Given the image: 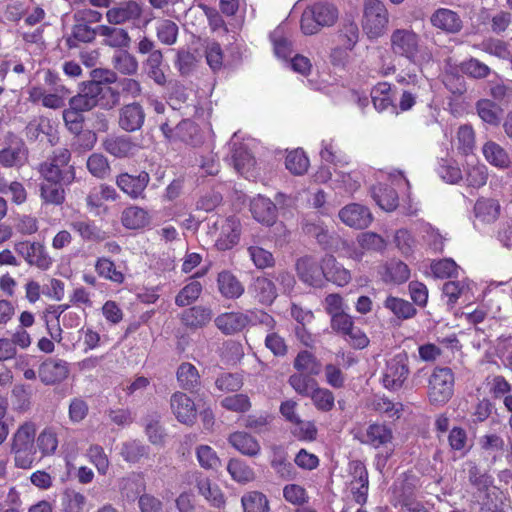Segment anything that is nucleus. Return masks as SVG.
<instances>
[{
	"instance_id": "49530a36",
	"label": "nucleus",
	"mask_w": 512,
	"mask_h": 512,
	"mask_svg": "<svg viewBox=\"0 0 512 512\" xmlns=\"http://www.w3.org/2000/svg\"><path fill=\"white\" fill-rule=\"evenodd\" d=\"M176 142L196 145L199 142L198 126L189 119H183L176 125Z\"/></svg>"
},
{
	"instance_id": "72a5a7b5",
	"label": "nucleus",
	"mask_w": 512,
	"mask_h": 512,
	"mask_svg": "<svg viewBox=\"0 0 512 512\" xmlns=\"http://www.w3.org/2000/svg\"><path fill=\"white\" fill-rule=\"evenodd\" d=\"M150 447L140 440L134 439L122 444L120 455L128 463H138L142 458H147Z\"/></svg>"
},
{
	"instance_id": "2eb2a0df",
	"label": "nucleus",
	"mask_w": 512,
	"mask_h": 512,
	"mask_svg": "<svg viewBox=\"0 0 512 512\" xmlns=\"http://www.w3.org/2000/svg\"><path fill=\"white\" fill-rule=\"evenodd\" d=\"M162 416L158 411H150L141 418L145 435L148 441L155 446H164L166 442V429L161 423Z\"/></svg>"
},
{
	"instance_id": "c9c22d12",
	"label": "nucleus",
	"mask_w": 512,
	"mask_h": 512,
	"mask_svg": "<svg viewBox=\"0 0 512 512\" xmlns=\"http://www.w3.org/2000/svg\"><path fill=\"white\" fill-rule=\"evenodd\" d=\"M27 153L25 143L19 139L14 145L0 150V164L4 167H13L22 163Z\"/></svg>"
},
{
	"instance_id": "4c0bfd02",
	"label": "nucleus",
	"mask_w": 512,
	"mask_h": 512,
	"mask_svg": "<svg viewBox=\"0 0 512 512\" xmlns=\"http://www.w3.org/2000/svg\"><path fill=\"white\" fill-rule=\"evenodd\" d=\"M320 27L331 26L338 17L337 8L329 3H315L307 7Z\"/></svg>"
},
{
	"instance_id": "1a4fd4ad",
	"label": "nucleus",
	"mask_w": 512,
	"mask_h": 512,
	"mask_svg": "<svg viewBox=\"0 0 512 512\" xmlns=\"http://www.w3.org/2000/svg\"><path fill=\"white\" fill-rule=\"evenodd\" d=\"M15 251L21 255L30 265H34L41 270H47L52 259L45 251V247L39 242H19L15 244Z\"/></svg>"
},
{
	"instance_id": "58836bf2",
	"label": "nucleus",
	"mask_w": 512,
	"mask_h": 512,
	"mask_svg": "<svg viewBox=\"0 0 512 512\" xmlns=\"http://www.w3.org/2000/svg\"><path fill=\"white\" fill-rule=\"evenodd\" d=\"M96 38L95 28H92L84 22H75L72 27L71 35L66 38L68 48H76L77 42L91 43Z\"/></svg>"
},
{
	"instance_id": "412c9836",
	"label": "nucleus",
	"mask_w": 512,
	"mask_h": 512,
	"mask_svg": "<svg viewBox=\"0 0 512 512\" xmlns=\"http://www.w3.org/2000/svg\"><path fill=\"white\" fill-rule=\"evenodd\" d=\"M476 112L480 119L492 126L499 127L502 121L503 109L491 99L482 98L475 104Z\"/></svg>"
},
{
	"instance_id": "e433bc0d",
	"label": "nucleus",
	"mask_w": 512,
	"mask_h": 512,
	"mask_svg": "<svg viewBox=\"0 0 512 512\" xmlns=\"http://www.w3.org/2000/svg\"><path fill=\"white\" fill-rule=\"evenodd\" d=\"M163 62V54L160 50L151 52L144 63V68L149 78L157 85L164 86L166 84V76L161 69Z\"/></svg>"
},
{
	"instance_id": "39448f33",
	"label": "nucleus",
	"mask_w": 512,
	"mask_h": 512,
	"mask_svg": "<svg viewBox=\"0 0 512 512\" xmlns=\"http://www.w3.org/2000/svg\"><path fill=\"white\" fill-rule=\"evenodd\" d=\"M149 182L150 175L145 170L135 171V173L124 172L116 177L119 189L132 199H144Z\"/></svg>"
},
{
	"instance_id": "f704fd0d",
	"label": "nucleus",
	"mask_w": 512,
	"mask_h": 512,
	"mask_svg": "<svg viewBox=\"0 0 512 512\" xmlns=\"http://www.w3.org/2000/svg\"><path fill=\"white\" fill-rule=\"evenodd\" d=\"M253 289L256 298L263 305H271L278 295L274 282L266 277H257Z\"/></svg>"
},
{
	"instance_id": "69168bd1",
	"label": "nucleus",
	"mask_w": 512,
	"mask_h": 512,
	"mask_svg": "<svg viewBox=\"0 0 512 512\" xmlns=\"http://www.w3.org/2000/svg\"><path fill=\"white\" fill-rule=\"evenodd\" d=\"M459 266L451 258H444L431 264V270L436 278H456Z\"/></svg>"
},
{
	"instance_id": "cd10ccee",
	"label": "nucleus",
	"mask_w": 512,
	"mask_h": 512,
	"mask_svg": "<svg viewBox=\"0 0 512 512\" xmlns=\"http://www.w3.org/2000/svg\"><path fill=\"white\" fill-rule=\"evenodd\" d=\"M212 311L204 306H193L181 313V322L189 328H201L210 322Z\"/></svg>"
},
{
	"instance_id": "09e8293b",
	"label": "nucleus",
	"mask_w": 512,
	"mask_h": 512,
	"mask_svg": "<svg viewBox=\"0 0 512 512\" xmlns=\"http://www.w3.org/2000/svg\"><path fill=\"white\" fill-rule=\"evenodd\" d=\"M338 38L345 49L352 50L359 39V28L352 19H345L338 31Z\"/></svg>"
},
{
	"instance_id": "8fccbe9b",
	"label": "nucleus",
	"mask_w": 512,
	"mask_h": 512,
	"mask_svg": "<svg viewBox=\"0 0 512 512\" xmlns=\"http://www.w3.org/2000/svg\"><path fill=\"white\" fill-rule=\"evenodd\" d=\"M197 488L199 493L204 496L212 506L220 508L225 505V498L221 489L217 485L212 486L209 479L199 480L197 482Z\"/></svg>"
},
{
	"instance_id": "b1692460",
	"label": "nucleus",
	"mask_w": 512,
	"mask_h": 512,
	"mask_svg": "<svg viewBox=\"0 0 512 512\" xmlns=\"http://www.w3.org/2000/svg\"><path fill=\"white\" fill-rule=\"evenodd\" d=\"M40 173L47 183L70 184L74 178V167L62 169L52 162H44L40 165Z\"/></svg>"
},
{
	"instance_id": "603ef678",
	"label": "nucleus",
	"mask_w": 512,
	"mask_h": 512,
	"mask_svg": "<svg viewBox=\"0 0 512 512\" xmlns=\"http://www.w3.org/2000/svg\"><path fill=\"white\" fill-rule=\"evenodd\" d=\"M463 74L473 79H484L491 74V68L477 58H469L460 64Z\"/></svg>"
},
{
	"instance_id": "9b49d317",
	"label": "nucleus",
	"mask_w": 512,
	"mask_h": 512,
	"mask_svg": "<svg viewBox=\"0 0 512 512\" xmlns=\"http://www.w3.org/2000/svg\"><path fill=\"white\" fill-rule=\"evenodd\" d=\"M338 215L344 224L355 229H365L373 220L369 208L358 203H351L344 206L339 211Z\"/></svg>"
},
{
	"instance_id": "e2e57ef3",
	"label": "nucleus",
	"mask_w": 512,
	"mask_h": 512,
	"mask_svg": "<svg viewBox=\"0 0 512 512\" xmlns=\"http://www.w3.org/2000/svg\"><path fill=\"white\" fill-rule=\"evenodd\" d=\"M135 145L129 137L121 136L106 143L105 148L111 155L123 158L130 155Z\"/></svg>"
},
{
	"instance_id": "864d4df0",
	"label": "nucleus",
	"mask_w": 512,
	"mask_h": 512,
	"mask_svg": "<svg viewBox=\"0 0 512 512\" xmlns=\"http://www.w3.org/2000/svg\"><path fill=\"white\" fill-rule=\"evenodd\" d=\"M285 166L292 174L302 175L309 167V159L302 149H296L286 156Z\"/></svg>"
},
{
	"instance_id": "0eeeda50",
	"label": "nucleus",
	"mask_w": 512,
	"mask_h": 512,
	"mask_svg": "<svg viewBox=\"0 0 512 512\" xmlns=\"http://www.w3.org/2000/svg\"><path fill=\"white\" fill-rule=\"evenodd\" d=\"M69 363L63 359L49 357L38 368V376L44 385H57L69 376Z\"/></svg>"
},
{
	"instance_id": "de8ad7c7",
	"label": "nucleus",
	"mask_w": 512,
	"mask_h": 512,
	"mask_svg": "<svg viewBox=\"0 0 512 512\" xmlns=\"http://www.w3.org/2000/svg\"><path fill=\"white\" fill-rule=\"evenodd\" d=\"M243 512H268L267 497L259 491H251L241 498Z\"/></svg>"
},
{
	"instance_id": "dca6fc26",
	"label": "nucleus",
	"mask_w": 512,
	"mask_h": 512,
	"mask_svg": "<svg viewBox=\"0 0 512 512\" xmlns=\"http://www.w3.org/2000/svg\"><path fill=\"white\" fill-rule=\"evenodd\" d=\"M432 26L448 34H457L463 28L459 14L448 8H438L430 17Z\"/></svg>"
},
{
	"instance_id": "13d9d810",
	"label": "nucleus",
	"mask_w": 512,
	"mask_h": 512,
	"mask_svg": "<svg viewBox=\"0 0 512 512\" xmlns=\"http://www.w3.org/2000/svg\"><path fill=\"white\" fill-rule=\"evenodd\" d=\"M476 217L484 220H495L500 213V205L494 199L479 198L474 205Z\"/></svg>"
},
{
	"instance_id": "bf43d9fd",
	"label": "nucleus",
	"mask_w": 512,
	"mask_h": 512,
	"mask_svg": "<svg viewBox=\"0 0 512 512\" xmlns=\"http://www.w3.org/2000/svg\"><path fill=\"white\" fill-rule=\"evenodd\" d=\"M481 49L485 53L495 56L501 60L510 58L509 44L498 38H488L482 41Z\"/></svg>"
},
{
	"instance_id": "ea45409f",
	"label": "nucleus",
	"mask_w": 512,
	"mask_h": 512,
	"mask_svg": "<svg viewBox=\"0 0 512 512\" xmlns=\"http://www.w3.org/2000/svg\"><path fill=\"white\" fill-rule=\"evenodd\" d=\"M483 154L486 160L499 168H507L510 160L506 150L493 141H488L483 146Z\"/></svg>"
},
{
	"instance_id": "bb28decb",
	"label": "nucleus",
	"mask_w": 512,
	"mask_h": 512,
	"mask_svg": "<svg viewBox=\"0 0 512 512\" xmlns=\"http://www.w3.org/2000/svg\"><path fill=\"white\" fill-rule=\"evenodd\" d=\"M151 218L147 210L138 206H130L123 210L121 222L127 229L137 230L150 224Z\"/></svg>"
},
{
	"instance_id": "4be33fe9",
	"label": "nucleus",
	"mask_w": 512,
	"mask_h": 512,
	"mask_svg": "<svg viewBox=\"0 0 512 512\" xmlns=\"http://www.w3.org/2000/svg\"><path fill=\"white\" fill-rule=\"evenodd\" d=\"M371 195L377 205L387 212L394 211L399 205L398 193L390 185L379 183L373 186Z\"/></svg>"
},
{
	"instance_id": "7ed1b4c3",
	"label": "nucleus",
	"mask_w": 512,
	"mask_h": 512,
	"mask_svg": "<svg viewBox=\"0 0 512 512\" xmlns=\"http://www.w3.org/2000/svg\"><path fill=\"white\" fill-rule=\"evenodd\" d=\"M455 378L449 367H435L428 381V398L433 405L446 404L454 394Z\"/></svg>"
},
{
	"instance_id": "f257e3e1",
	"label": "nucleus",
	"mask_w": 512,
	"mask_h": 512,
	"mask_svg": "<svg viewBox=\"0 0 512 512\" xmlns=\"http://www.w3.org/2000/svg\"><path fill=\"white\" fill-rule=\"evenodd\" d=\"M35 425L25 422L14 433L11 443V452L14 454L15 466L21 469L31 468L35 456Z\"/></svg>"
},
{
	"instance_id": "7c9ffc66",
	"label": "nucleus",
	"mask_w": 512,
	"mask_h": 512,
	"mask_svg": "<svg viewBox=\"0 0 512 512\" xmlns=\"http://www.w3.org/2000/svg\"><path fill=\"white\" fill-rule=\"evenodd\" d=\"M217 284L220 293L226 298H238L244 292L242 284L229 271H222L218 274Z\"/></svg>"
},
{
	"instance_id": "6ab92c4d",
	"label": "nucleus",
	"mask_w": 512,
	"mask_h": 512,
	"mask_svg": "<svg viewBox=\"0 0 512 512\" xmlns=\"http://www.w3.org/2000/svg\"><path fill=\"white\" fill-rule=\"evenodd\" d=\"M240 234L241 224L239 220L234 216L228 217L222 226L220 237L216 240V248L219 251L232 249L238 244Z\"/></svg>"
},
{
	"instance_id": "aec40b11",
	"label": "nucleus",
	"mask_w": 512,
	"mask_h": 512,
	"mask_svg": "<svg viewBox=\"0 0 512 512\" xmlns=\"http://www.w3.org/2000/svg\"><path fill=\"white\" fill-rule=\"evenodd\" d=\"M350 474L353 478L351 484L359 483L360 486L356 488H352V492L355 496V500L357 503H365L367 500L368 494V471L364 463L360 460H353L349 463Z\"/></svg>"
},
{
	"instance_id": "a19ab883",
	"label": "nucleus",
	"mask_w": 512,
	"mask_h": 512,
	"mask_svg": "<svg viewBox=\"0 0 512 512\" xmlns=\"http://www.w3.org/2000/svg\"><path fill=\"white\" fill-rule=\"evenodd\" d=\"M227 471L232 479L240 484H246L255 479L253 469L243 460L232 458L228 462Z\"/></svg>"
},
{
	"instance_id": "f03ea898",
	"label": "nucleus",
	"mask_w": 512,
	"mask_h": 512,
	"mask_svg": "<svg viewBox=\"0 0 512 512\" xmlns=\"http://www.w3.org/2000/svg\"><path fill=\"white\" fill-rule=\"evenodd\" d=\"M389 14L380 0H365L362 16V29L370 40L378 39L386 32Z\"/></svg>"
},
{
	"instance_id": "37998d69",
	"label": "nucleus",
	"mask_w": 512,
	"mask_h": 512,
	"mask_svg": "<svg viewBox=\"0 0 512 512\" xmlns=\"http://www.w3.org/2000/svg\"><path fill=\"white\" fill-rule=\"evenodd\" d=\"M74 231L79 233L81 238L86 241H103L106 237L102 231L93 221H74L71 223Z\"/></svg>"
},
{
	"instance_id": "4d7b16f0",
	"label": "nucleus",
	"mask_w": 512,
	"mask_h": 512,
	"mask_svg": "<svg viewBox=\"0 0 512 512\" xmlns=\"http://www.w3.org/2000/svg\"><path fill=\"white\" fill-rule=\"evenodd\" d=\"M202 292V285L198 281H192L186 284L176 295L175 304L179 307H185L195 302Z\"/></svg>"
},
{
	"instance_id": "0e129e2a",
	"label": "nucleus",
	"mask_w": 512,
	"mask_h": 512,
	"mask_svg": "<svg viewBox=\"0 0 512 512\" xmlns=\"http://www.w3.org/2000/svg\"><path fill=\"white\" fill-rule=\"evenodd\" d=\"M215 386L222 392H236L243 386L239 373H221L215 380Z\"/></svg>"
},
{
	"instance_id": "6e6d98bb",
	"label": "nucleus",
	"mask_w": 512,
	"mask_h": 512,
	"mask_svg": "<svg viewBox=\"0 0 512 512\" xmlns=\"http://www.w3.org/2000/svg\"><path fill=\"white\" fill-rule=\"evenodd\" d=\"M288 383L299 395L304 397H310L313 389L317 386L313 377L300 373L290 375Z\"/></svg>"
},
{
	"instance_id": "5fc2aeb1",
	"label": "nucleus",
	"mask_w": 512,
	"mask_h": 512,
	"mask_svg": "<svg viewBox=\"0 0 512 512\" xmlns=\"http://www.w3.org/2000/svg\"><path fill=\"white\" fill-rule=\"evenodd\" d=\"M468 479L472 486L479 492H488L493 485V477L488 473H481L476 463L470 462L468 469Z\"/></svg>"
},
{
	"instance_id": "774afa93",
	"label": "nucleus",
	"mask_w": 512,
	"mask_h": 512,
	"mask_svg": "<svg viewBox=\"0 0 512 512\" xmlns=\"http://www.w3.org/2000/svg\"><path fill=\"white\" fill-rule=\"evenodd\" d=\"M341 336L353 349L357 350L366 348L370 343L366 333L359 327L355 326L354 323H352L351 327L344 331Z\"/></svg>"
},
{
	"instance_id": "393cba45",
	"label": "nucleus",
	"mask_w": 512,
	"mask_h": 512,
	"mask_svg": "<svg viewBox=\"0 0 512 512\" xmlns=\"http://www.w3.org/2000/svg\"><path fill=\"white\" fill-rule=\"evenodd\" d=\"M228 442L241 454L249 457L258 455L261 449L259 442L253 436L242 431L230 434Z\"/></svg>"
},
{
	"instance_id": "4468645a",
	"label": "nucleus",
	"mask_w": 512,
	"mask_h": 512,
	"mask_svg": "<svg viewBox=\"0 0 512 512\" xmlns=\"http://www.w3.org/2000/svg\"><path fill=\"white\" fill-rule=\"evenodd\" d=\"M119 88L116 90L112 87H107V91L109 92V98L104 105L106 109H111L117 106L120 102V96L123 95L125 97L137 98L142 93V87L138 80L133 78H117L115 82Z\"/></svg>"
},
{
	"instance_id": "c03bdc74",
	"label": "nucleus",
	"mask_w": 512,
	"mask_h": 512,
	"mask_svg": "<svg viewBox=\"0 0 512 512\" xmlns=\"http://www.w3.org/2000/svg\"><path fill=\"white\" fill-rule=\"evenodd\" d=\"M108 86H99L95 82H90L89 80L83 81L80 83V92H82L88 99L93 102L96 106H101L106 109L104 103L107 102L108 98L107 91Z\"/></svg>"
},
{
	"instance_id": "a211bd4d",
	"label": "nucleus",
	"mask_w": 512,
	"mask_h": 512,
	"mask_svg": "<svg viewBox=\"0 0 512 512\" xmlns=\"http://www.w3.org/2000/svg\"><path fill=\"white\" fill-rule=\"evenodd\" d=\"M323 271L324 284L332 282L337 286L343 287L351 280L350 272L333 255L327 254L323 257Z\"/></svg>"
},
{
	"instance_id": "ddd939ff",
	"label": "nucleus",
	"mask_w": 512,
	"mask_h": 512,
	"mask_svg": "<svg viewBox=\"0 0 512 512\" xmlns=\"http://www.w3.org/2000/svg\"><path fill=\"white\" fill-rule=\"evenodd\" d=\"M250 211L253 218L263 225L273 226L277 220V204L261 194L251 199Z\"/></svg>"
},
{
	"instance_id": "f8f14e48",
	"label": "nucleus",
	"mask_w": 512,
	"mask_h": 512,
	"mask_svg": "<svg viewBox=\"0 0 512 512\" xmlns=\"http://www.w3.org/2000/svg\"><path fill=\"white\" fill-rule=\"evenodd\" d=\"M145 118L143 106L139 102H132L120 108L118 124L126 132H135L143 127Z\"/></svg>"
},
{
	"instance_id": "680f3d73",
	"label": "nucleus",
	"mask_w": 512,
	"mask_h": 512,
	"mask_svg": "<svg viewBox=\"0 0 512 512\" xmlns=\"http://www.w3.org/2000/svg\"><path fill=\"white\" fill-rule=\"evenodd\" d=\"M437 171L439 176L450 184H456L463 178L461 169L454 160L442 158Z\"/></svg>"
},
{
	"instance_id": "f3484780",
	"label": "nucleus",
	"mask_w": 512,
	"mask_h": 512,
	"mask_svg": "<svg viewBox=\"0 0 512 512\" xmlns=\"http://www.w3.org/2000/svg\"><path fill=\"white\" fill-rule=\"evenodd\" d=\"M141 7L136 1L129 0L110 8L106 12V19L110 24L120 25L141 16Z\"/></svg>"
},
{
	"instance_id": "9d476101",
	"label": "nucleus",
	"mask_w": 512,
	"mask_h": 512,
	"mask_svg": "<svg viewBox=\"0 0 512 512\" xmlns=\"http://www.w3.org/2000/svg\"><path fill=\"white\" fill-rule=\"evenodd\" d=\"M170 407L176 419L187 426H192L197 418L194 401L183 392H175L170 398Z\"/></svg>"
},
{
	"instance_id": "5701e85b",
	"label": "nucleus",
	"mask_w": 512,
	"mask_h": 512,
	"mask_svg": "<svg viewBox=\"0 0 512 512\" xmlns=\"http://www.w3.org/2000/svg\"><path fill=\"white\" fill-rule=\"evenodd\" d=\"M249 323L247 315L239 312L224 313L216 317L215 324L226 335L242 331Z\"/></svg>"
},
{
	"instance_id": "c85d7f7f",
	"label": "nucleus",
	"mask_w": 512,
	"mask_h": 512,
	"mask_svg": "<svg viewBox=\"0 0 512 512\" xmlns=\"http://www.w3.org/2000/svg\"><path fill=\"white\" fill-rule=\"evenodd\" d=\"M293 367L300 374L317 376L322 371V364L314 354L308 350H301L294 359Z\"/></svg>"
},
{
	"instance_id": "79ce46f5",
	"label": "nucleus",
	"mask_w": 512,
	"mask_h": 512,
	"mask_svg": "<svg viewBox=\"0 0 512 512\" xmlns=\"http://www.w3.org/2000/svg\"><path fill=\"white\" fill-rule=\"evenodd\" d=\"M384 306L399 319H410L417 313V309L412 303L393 296L386 298Z\"/></svg>"
},
{
	"instance_id": "338daca9",
	"label": "nucleus",
	"mask_w": 512,
	"mask_h": 512,
	"mask_svg": "<svg viewBox=\"0 0 512 512\" xmlns=\"http://www.w3.org/2000/svg\"><path fill=\"white\" fill-rule=\"evenodd\" d=\"M315 407L323 412H329L334 407V395L326 388L315 387L310 395Z\"/></svg>"
},
{
	"instance_id": "473e14b6",
	"label": "nucleus",
	"mask_w": 512,
	"mask_h": 512,
	"mask_svg": "<svg viewBox=\"0 0 512 512\" xmlns=\"http://www.w3.org/2000/svg\"><path fill=\"white\" fill-rule=\"evenodd\" d=\"M119 489L124 499L128 502H135L136 499L139 500L141 493L145 490V482L138 475L125 477L121 479Z\"/></svg>"
},
{
	"instance_id": "2f4dec72",
	"label": "nucleus",
	"mask_w": 512,
	"mask_h": 512,
	"mask_svg": "<svg viewBox=\"0 0 512 512\" xmlns=\"http://www.w3.org/2000/svg\"><path fill=\"white\" fill-rule=\"evenodd\" d=\"M410 277V269L406 263L400 260H391L385 266L382 280L385 283L403 284Z\"/></svg>"
},
{
	"instance_id": "423d86ee",
	"label": "nucleus",
	"mask_w": 512,
	"mask_h": 512,
	"mask_svg": "<svg viewBox=\"0 0 512 512\" xmlns=\"http://www.w3.org/2000/svg\"><path fill=\"white\" fill-rule=\"evenodd\" d=\"M299 279L315 288L324 287L323 259L319 263L313 256L299 258L295 264Z\"/></svg>"
},
{
	"instance_id": "c756f323",
	"label": "nucleus",
	"mask_w": 512,
	"mask_h": 512,
	"mask_svg": "<svg viewBox=\"0 0 512 512\" xmlns=\"http://www.w3.org/2000/svg\"><path fill=\"white\" fill-rule=\"evenodd\" d=\"M177 380L182 389L194 392L200 386V376L197 368L189 363L183 362L177 369Z\"/></svg>"
},
{
	"instance_id": "6e6552de",
	"label": "nucleus",
	"mask_w": 512,
	"mask_h": 512,
	"mask_svg": "<svg viewBox=\"0 0 512 512\" xmlns=\"http://www.w3.org/2000/svg\"><path fill=\"white\" fill-rule=\"evenodd\" d=\"M408 374V356L406 352H401L387 363L383 384L388 389L397 390L402 387Z\"/></svg>"
},
{
	"instance_id": "a878e982",
	"label": "nucleus",
	"mask_w": 512,
	"mask_h": 512,
	"mask_svg": "<svg viewBox=\"0 0 512 512\" xmlns=\"http://www.w3.org/2000/svg\"><path fill=\"white\" fill-rule=\"evenodd\" d=\"M390 92L391 85L387 82L378 83L372 88L370 94L371 101L378 112H383L390 108L392 113L397 114V107L393 102Z\"/></svg>"
},
{
	"instance_id": "20e7f679",
	"label": "nucleus",
	"mask_w": 512,
	"mask_h": 512,
	"mask_svg": "<svg viewBox=\"0 0 512 512\" xmlns=\"http://www.w3.org/2000/svg\"><path fill=\"white\" fill-rule=\"evenodd\" d=\"M391 49L395 55L406 58L410 63L418 62L420 52V37L411 29L400 28L390 36Z\"/></svg>"
},
{
	"instance_id": "3c124183",
	"label": "nucleus",
	"mask_w": 512,
	"mask_h": 512,
	"mask_svg": "<svg viewBox=\"0 0 512 512\" xmlns=\"http://www.w3.org/2000/svg\"><path fill=\"white\" fill-rule=\"evenodd\" d=\"M367 443L373 445L375 448H378L382 445H385L391 442L393 436L392 431L384 424H371L367 428Z\"/></svg>"
},
{
	"instance_id": "052dcab7",
	"label": "nucleus",
	"mask_w": 512,
	"mask_h": 512,
	"mask_svg": "<svg viewBox=\"0 0 512 512\" xmlns=\"http://www.w3.org/2000/svg\"><path fill=\"white\" fill-rule=\"evenodd\" d=\"M272 417L268 413H254L244 416L241 419L242 425L254 433H264L268 430V425Z\"/></svg>"
},
{
	"instance_id": "a18cd8bd",
	"label": "nucleus",
	"mask_w": 512,
	"mask_h": 512,
	"mask_svg": "<svg viewBox=\"0 0 512 512\" xmlns=\"http://www.w3.org/2000/svg\"><path fill=\"white\" fill-rule=\"evenodd\" d=\"M114 68L124 75H134L138 71V61L127 50H120L112 58Z\"/></svg>"
}]
</instances>
